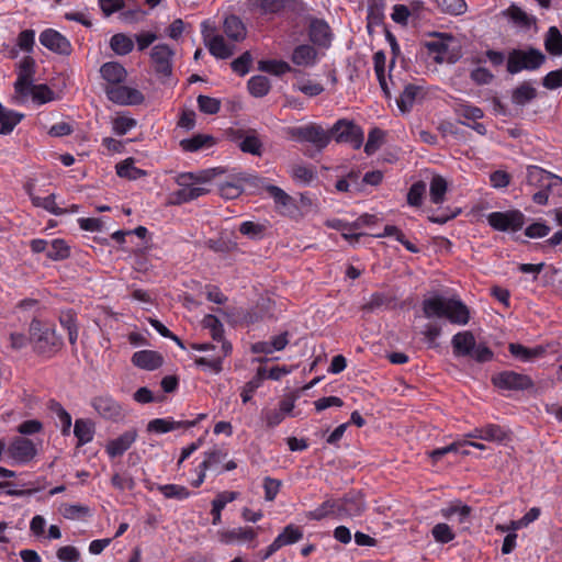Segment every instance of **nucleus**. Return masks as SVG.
Segmentation results:
<instances>
[{
    "instance_id": "f257e3e1",
    "label": "nucleus",
    "mask_w": 562,
    "mask_h": 562,
    "mask_svg": "<svg viewBox=\"0 0 562 562\" xmlns=\"http://www.w3.org/2000/svg\"><path fill=\"white\" fill-rule=\"evenodd\" d=\"M223 172L222 168H210L198 172L179 173L176 182L180 189L171 193L170 203L180 205L209 193L211 190L205 184Z\"/></svg>"
},
{
    "instance_id": "f03ea898",
    "label": "nucleus",
    "mask_w": 562,
    "mask_h": 562,
    "mask_svg": "<svg viewBox=\"0 0 562 562\" xmlns=\"http://www.w3.org/2000/svg\"><path fill=\"white\" fill-rule=\"evenodd\" d=\"M426 318H447L451 324L467 325L470 321L469 307L457 296L434 295L422 304Z\"/></svg>"
},
{
    "instance_id": "7ed1b4c3",
    "label": "nucleus",
    "mask_w": 562,
    "mask_h": 562,
    "mask_svg": "<svg viewBox=\"0 0 562 562\" xmlns=\"http://www.w3.org/2000/svg\"><path fill=\"white\" fill-rule=\"evenodd\" d=\"M29 331L34 350L40 355L52 357L64 345L63 338L57 335L55 328L40 319H32Z\"/></svg>"
},
{
    "instance_id": "20e7f679",
    "label": "nucleus",
    "mask_w": 562,
    "mask_h": 562,
    "mask_svg": "<svg viewBox=\"0 0 562 562\" xmlns=\"http://www.w3.org/2000/svg\"><path fill=\"white\" fill-rule=\"evenodd\" d=\"M453 355L457 358L470 357L476 362L484 363L493 359V351L485 344H476L472 331L464 330L453 335L451 339Z\"/></svg>"
},
{
    "instance_id": "39448f33",
    "label": "nucleus",
    "mask_w": 562,
    "mask_h": 562,
    "mask_svg": "<svg viewBox=\"0 0 562 562\" xmlns=\"http://www.w3.org/2000/svg\"><path fill=\"white\" fill-rule=\"evenodd\" d=\"M546 60V55L538 48L513 49L508 54L507 71L512 75L522 70L533 71L539 69Z\"/></svg>"
},
{
    "instance_id": "423d86ee",
    "label": "nucleus",
    "mask_w": 562,
    "mask_h": 562,
    "mask_svg": "<svg viewBox=\"0 0 562 562\" xmlns=\"http://www.w3.org/2000/svg\"><path fill=\"white\" fill-rule=\"evenodd\" d=\"M286 134L296 140L312 143L318 150L324 149L330 140V134L314 123L289 127Z\"/></svg>"
},
{
    "instance_id": "0eeeda50",
    "label": "nucleus",
    "mask_w": 562,
    "mask_h": 562,
    "mask_svg": "<svg viewBox=\"0 0 562 562\" xmlns=\"http://www.w3.org/2000/svg\"><path fill=\"white\" fill-rule=\"evenodd\" d=\"M491 381L495 387L502 391H528L535 386L529 375L510 370L493 374Z\"/></svg>"
},
{
    "instance_id": "6e6552de",
    "label": "nucleus",
    "mask_w": 562,
    "mask_h": 562,
    "mask_svg": "<svg viewBox=\"0 0 562 562\" xmlns=\"http://www.w3.org/2000/svg\"><path fill=\"white\" fill-rule=\"evenodd\" d=\"M336 504L338 519L359 517L367 509L363 494L356 490L349 491L341 498L336 499Z\"/></svg>"
},
{
    "instance_id": "1a4fd4ad",
    "label": "nucleus",
    "mask_w": 562,
    "mask_h": 562,
    "mask_svg": "<svg viewBox=\"0 0 562 562\" xmlns=\"http://www.w3.org/2000/svg\"><path fill=\"white\" fill-rule=\"evenodd\" d=\"M330 134L338 143H349L353 148L359 149L363 143V131L352 121L339 120L330 130Z\"/></svg>"
},
{
    "instance_id": "9d476101",
    "label": "nucleus",
    "mask_w": 562,
    "mask_h": 562,
    "mask_svg": "<svg viewBox=\"0 0 562 562\" xmlns=\"http://www.w3.org/2000/svg\"><path fill=\"white\" fill-rule=\"evenodd\" d=\"M526 182L540 189L555 190L558 195L562 194V178L537 166L527 168Z\"/></svg>"
},
{
    "instance_id": "9b49d317",
    "label": "nucleus",
    "mask_w": 562,
    "mask_h": 562,
    "mask_svg": "<svg viewBox=\"0 0 562 562\" xmlns=\"http://www.w3.org/2000/svg\"><path fill=\"white\" fill-rule=\"evenodd\" d=\"M105 94L110 101L121 105H138L145 100L139 90L119 83L108 86Z\"/></svg>"
},
{
    "instance_id": "f8f14e48",
    "label": "nucleus",
    "mask_w": 562,
    "mask_h": 562,
    "mask_svg": "<svg viewBox=\"0 0 562 562\" xmlns=\"http://www.w3.org/2000/svg\"><path fill=\"white\" fill-rule=\"evenodd\" d=\"M213 31L214 29L209 27L207 21L202 23L203 41L210 53L220 59H227L233 56L235 46L226 44L222 35L212 36Z\"/></svg>"
},
{
    "instance_id": "ddd939ff",
    "label": "nucleus",
    "mask_w": 562,
    "mask_h": 562,
    "mask_svg": "<svg viewBox=\"0 0 562 562\" xmlns=\"http://www.w3.org/2000/svg\"><path fill=\"white\" fill-rule=\"evenodd\" d=\"M91 406L104 419L119 422L125 416L122 405L108 394L93 397Z\"/></svg>"
},
{
    "instance_id": "4468645a",
    "label": "nucleus",
    "mask_w": 562,
    "mask_h": 562,
    "mask_svg": "<svg viewBox=\"0 0 562 562\" xmlns=\"http://www.w3.org/2000/svg\"><path fill=\"white\" fill-rule=\"evenodd\" d=\"M34 74L35 60L30 56L24 57L19 65L18 79L14 82V90L18 95L25 98L30 94Z\"/></svg>"
},
{
    "instance_id": "2eb2a0df",
    "label": "nucleus",
    "mask_w": 562,
    "mask_h": 562,
    "mask_svg": "<svg viewBox=\"0 0 562 562\" xmlns=\"http://www.w3.org/2000/svg\"><path fill=\"white\" fill-rule=\"evenodd\" d=\"M36 454L35 445L24 437H14L8 446V456L14 463L24 464L30 462Z\"/></svg>"
},
{
    "instance_id": "dca6fc26",
    "label": "nucleus",
    "mask_w": 562,
    "mask_h": 562,
    "mask_svg": "<svg viewBox=\"0 0 562 562\" xmlns=\"http://www.w3.org/2000/svg\"><path fill=\"white\" fill-rule=\"evenodd\" d=\"M487 222L494 229L517 232L524 226L525 218L524 213H488Z\"/></svg>"
},
{
    "instance_id": "f3484780",
    "label": "nucleus",
    "mask_w": 562,
    "mask_h": 562,
    "mask_svg": "<svg viewBox=\"0 0 562 562\" xmlns=\"http://www.w3.org/2000/svg\"><path fill=\"white\" fill-rule=\"evenodd\" d=\"M40 43L56 54L69 55L71 53L70 42L53 29H46L40 34Z\"/></svg>"
},
{
    "instance_id": "a211bd4d",
    "label": "nucleus",
    "mask_w": 562,
    "mask_h": 562,
    "mask_svg": "<svg viewBox=\"0 0 562 562\" xmlns=\"http://www.w3.org/2000/svg\"><path fill=\"white\" fill-rule=\"evenodd\" d=\"M150 56L157 74L164 77L171 75V58L173 56V50L167 44L155 45L151 49Z\"/></svg>"
},
{
    "instance_id": "6ab92c4d",
    "label": "nucleus",
    "mask_w": 562,
    "mask_h": 562,
    "mask_svg": "<svg viewBox=\"0 0 562 562\" xmlns=\"http://www.w3.org/2000/svg\"><path fill=\"white\" fill-rule=\"evenodd\" d=\"M244 181H246L252 186H256V187L262 186L265 188V190L267 191V193L269 194V196L271 199H273L277 206H281V207L292 206L293 198L290 196L281 188L273 186V184H265L263 180L256 176L245 177Z\"/></svg>"
},
{
    "instance_id": "aec40b11",
    "label": "nucleus",
    "mask_w": 562,
    "mask_h": 562,
    "mask_svg": "<svg viewBox=\"0 0 562 562\" xmlns=\"http://www.w3.org/2000/svg\"><path fill=\"white\" fill-rule=\"evenodd\" d=\"M308 37L315 45L329 46L331 32L328 23L322 19H312L308 26Z\"/></svg>"
},
{
    "instance_id": "412c9836",
    "label": "nucleus",
    "mask_w": 562,
    "mask_h": 562,
    "mask_svg": "<svg viewBox=\"0 0 562 562\" xmlns=\"http://www.w3.org/2000/svg\"><path fill=\"white\" fill-rule=\"evenodd\" d=\"M138 434L136 429H130L120 435L117 438L108 442L105 450L111 458L122 456L135 442Z\"/></svg>"
},
{
    "instance_id": "4be33fe9",
    "label": "nucleus",
    "mask_w": 562,
    "mask_h": 562,
    "mask_svg": "<svg viewBox=\"0 0 562 562\" xmlns=\"http://www.w3.org/2000/svg\"><path fill=\"white\" fill-rule=\"evenodd\" d=\"M162 356L154 350H140L133 355L132 363L143 370L153 371L162 366Z\"/></svg>"
},
{
    "instance_id": "5701e85b",
    "label": "nucleus",
    "mask_w": 562,
    "mask_h": 562,
    "mask_svg": "<svg viewBox=\"0 0 562 562\" xmlns=\"http://www.w3.org/2000/svg\"><path fill=\"white\" fill-rule=\"evenodd\" d=\"M452 41V36L446 33H435L432 40L426 41L424 46L427 48L429 54H435L434 60L438 64L445 61L443 54L447 53L449 42Z\"/></svg>"
},
{
    "instance_id": "b1692460",
    "label": "nucleus",
    "mask_w": 562,
    "mask_h": 562,
    "mask_svg": "<svg viewBox=\"0 0 562 562\" xmlns=\"http://www.w3.org/2000/svg\"><path fill=\"white\" fill-rule=\"evenodd\" d=\"M374 217V214L366 213L364 216H361L352 224L336 221L331 224V226L341 231V234L346 239L358 240L363 234L358 233L357 231L360 228L362 224H370Z\"/></svg>"
},
{
    "instance_id": "393cba45",
    "label": "nucleus",
    "mask_w": 562,
    "mask_h": 562,
    "mask_svg": "<svg viewBox=\"0 0 562 562\" xmlns=\"http://www.w3.org/2000/svg\"><path fill=\"white\" fill-rule=\"evenodd\" d=\"M223 30L226 36L235 42H240L245 40L247 35V30L244 22L239 16L234 14L225 18Z\"/></svg>"
},
{
    "instance_id": "a878e982",
    "label": "nucleus",
    "mask_w": 562,
    "mask_h": 562,
    "mask_svg": "<svg viewBox=\"0 0 562 562\" xmlns=\"http://www.w3.org/2000/svg\"><path fill=\"white\" fill-rule=\"evenodd\" d=\"M74 435L78 440V447L91 442L94 437V423L90 419L85 418L76 419Z\"/></svg>"
},
{
    "instance_id": "bb28decb",
    "label": "nucleus",
    "mask_w": 562,
    "mask_h": 562,
    "mask_svg": "<svg viewBox=\"0 0 562 562\" xmlns=\"http://www.w3.org/2000/svg\"><path fill=\"white\" fill-rule=\"evenodd\" d=\"M101 76L111 85L123 82L127 76L126 69L116 61H109L101 66Z\"/></svg>"
},
{
    "instance_id": "cd10ccee",
    "label": "nucleus",
    "mask_w": 562,
    "mask_h": 562,
    "mask_svg": "<svg viewBox=\"0 0 562 562\" xmlns=\"http://www.w3.org/2000/svg\"><path fill=\"white\" fill-rule=\"evenodd\" d=\"M291 59L297 66H313L317 59V52L311 45H299L294 48Z\"/></svg>"
},
{
    "instance_id": "c85d7f7f",
    "label": "nucleus",
    "mask_w": 562,
    "mask_h": 562,
    "mask_svg": "<svg viewBox=\"0 0 562 562\" xmlns=\"http://www.w3.org/2000/svg\"><path fill=\"white\" fill-rule=\"evenodd\" d=\"M238 496L237 492H221L216 495V497L212 501V509L211 515L213 517L212 524L218 525L221 522V513L225 508V506L235 501Z\"/></svg>"
},
{
    "instance_id": "c756f323",
    "label": "nucleus",
    "mask_w": 562,
    "mask_h": 562,
    "mask_svg": "<svg viewBox=\"0 0 562 562\" xmlns=\"http://www.w3.org/2000/svg\"><path fill=\"white\" fill-rule=\"evenodd\" d=\"M47 407L52 414H54L59 423H60V430L64 436H69L71 430V415L64 408V406L55 401L50 400L47 404Z\"/></svg>"
},
{
    "instance_id": "7c9ffc66",
    "label": "nucleus",
    "mask_w": 562,
    "mask_h": 562,
    "mask_svg": "<svg viewBox=\"0 0 562 562\" xmlns=\"http://www.w3.org/2000/svg\"><path fill=\"white\" fill-rule=\"evenodd\" d=\"M537 98V90L530 82L524 81L512 92V102L516 105L524 106Z\"/></svg>"
},
{
    "instance_id": "2f4dec72",
    "label": "nucleus",
    "mask_w": 562,
    "mask_h": 562,
    "mask_svg": "<svg viewBox=\"0 0 562 562\" xmlns=\"http://www.w3.org/2000/svg\"><path fill=\"white\" fill-rule=\"evenodd\" d=\"M546 50L554 56L562 55V34L557 26H550L544 36Z\"/></svg>"
},
{
    "instance_id": "473e14b6",
    "label": "nucleus",
    "mask_w": 562,
    "mask_h": 562,
    "mask_svg": "<svg viewBox=\"0 0 562 562\" xmlns=\"http://www.w3.org/2000/svg\"><path fill=\"white\" fill-rule=\"evenodd\" d=\"M269 227L268 222H252V221H246L243 222L239 226V232L247 236L250 239H262L267 233V229Z\"/></svg>"
},
{
    "instance_id": "72a5a7b5",
    "label": "nucleus",
    "mask_w": 562,
    "mask_h": 562,
    "mask_svg": "<svg viewBox=\"0 0 562 562\" xmlns=\"http://www.w3.org/2000/svg\"><path fill=\"white\" fill-rule=\"evenodd\" d=\"M385 54L382 50H379L374 53L373 55V63H374V70L380 83V87L382 91L384 92L386 98H391V90L389 88L386 78H385Z\"/></svg>"
},
{
    "instance_id": "f704fd0d",
    "label": "nucleus",
    "mask_w": 562,
    "mask_h": 562,
    "mask_svg": "<svg viewBox=\"0 0 562 562\" xmlns=\"http://www.w3.org/2000/svg\"><path fill=\"white\" fill-rule=\"evenodd\" d=\"M456 115L469 121H476L484 116V112L479 106L471 105L465 101H458L453 105Z\"/></svg>"
},
{
    "instance_id": "c9c22d12",
    "label": "nucleus",
    "mask_w": 562,
    "mask_h": 562,
    "mask_svg": "<svg viewBox=\"0 0 562 562\" xmlns=\"http://www.w3.org/2000/svg\"><path fill=\"white\" fill-rule=\"evenodd\" d=\"M508 350L512 353V356H514L515 358H517L524 362H528L532 358H537V357L543 355V352H544V349L542 347H537V348L530 349L520 344H515V342L509 344Z\"/></svg>"
},
{
    "instance_id": "e433bc0d",
    "label": "nucleus",
    "mask_w": 562,
    "mask_h": 562,
    "mask_svg": "<svg viewBox=\"0 0 562 562\" xmlns=\"http://www.w3.org/2000/svg\"><path fill=\"white\" fill-rule=\"evenodd\" d=\"M256 531L250 527H238L226 531L223 535V541L225 543H234L239 541L254 540L256 538Z\"/></svg>"
},
{
    "instance_id": "4c0bfd02",
    "label": "nucleus",
    "mask_w": 562,
    "mask_h": 562,
    "mask_svg": "<svg viewBox=\"0 0 562 562\" xmlns=\"http://www.w3.org/2000/svg\"><path fill=\"white\" fill-rule=\"evenodd\" d=\"M227 452L214 448L210 451L204 452V460L199 465V469L207 470H217L222 462L226 459Z\"/></svg>"
},
{
    "instance_id": "58836bf2",
    "label": "nucleus",
    "mask_w": 562,
    "mask_h": 562,
    "mask_svg": "<svg viewBox=\"0 0 562 562\" xmlns=\"http://www.w3.org/2000/svg\"><path fill=\"white\" fill-rule=\"evenodd\" d=\"M307 518L312 520H322L327 516H335L337 518V504L336 499L328 498L323 502L318 507L307 513Z\"/></svg>"
},
{
    "instance_id": "ea45409f",
    "label": "nucleus",
    "mask_w": 562,
    "mask_h": 562,
    "mask_svg": "<svg viewBox=\"0 0 562 562\" xmlns=\"http://www.w3.org/2000/svg\"><path fill=\"white\" fill-rule=\"evenodd\" d=\"M303 538V531L300 527L288 525L283 531L274 539L280 548L293 544Z\"/></svg>"
},
{
    "instance_id": "a19ab883",
    "label": "nucleus",
    "mask_w": 562,
    "mask_h": 562,
    "mask_svg": "<svg viewBox=\"0 0 562 562\" xmlns=\"http://www.w3.org/2000/svg\"><path fill=\"white\" fill-rule=\"evenodd\" d=\"M503 15L507 16L520 27L528 29L535 22L532 18H530L525 11L515 4H512L508 9L503 11Z\"/></svg>"
},
{
    "instance_id": "79ce46f5",
    "label": "nucleus",
    "mask_w": 562,
    "mask_h": 562,
    "mask_svg": "<svg viewBox=\"0 0 562 562\" xmlns=\"http://www.w3.org/2000/svg\"><path fill=\"white\" fill-rule=\"evenodd\" d=\"M110 46L115 54L123 56L133 50L134 42L130 36L123 33H117L111 37Z\"/></svg>"
},
{
    "instance_id": "37998d69",
    "label": "nucleus",
    "mask_w": 562,
    "mask_h": 562,
    "mask_svg": "<svg viewBox=\"0 0 562 562\" xmlns=\"http://www.w3.org/2000/svg\"><path fill=\"white\" fill-rule=\"evenodd\" d=\"M213 137L209 135L198 134L191 138H186L180 142V146L184 151H196L204 146L213 145Z\"/></svg>"
},
{
    "instance_id": "c03bdc74",
    "label": "nucleus",
    "mask_w": 562,
    "mask_h": 562,
    "mask_svg": "<svg viewBox=\"0 0 562 562\" xmlns=\"http://www.w3.org/2000/svg\"><path fill=\"white\" fill-rule=\"evenodd\" d=\"M288 0H250L251 5L258 9L262 14H273L281 12Z\"/></svg>"
},
{
    "instance_id": "a18cd8bd",
    "label": "nucleus",
    "mask_w": 562,
    "mask_h": 562,
    "mask_svg": "<svg viewBox=\"0 0 562 562\" xmlns=\"http://www.w3.org/2000/svg\"><path fill=\"white\" fill-rule=\"evenodd\" d=\"M419 90L420 88L416 85L409 83L405 86L403 92L400 94V98L396 101L397 106L402 112H406L413 106Z\"/></svg>"
},
{
    "instance_id": "49530a36",
    "label": "nucleus",
    "mask_w": 562,
    "mask_h": 562,
    "mask_svg": "<svg viewBox=\"0 0 562 562\" xmlns=\"http://www.w3.org/2000/svg\"><path fill=\"white\" fill-rule=\"evenodd\" d=\"M249 93L256 98L266 95L270 90L269 79L265 76H254L248 80Z\"/></svg>"
},
{
    "instance_id": "de8ad7c7",
    "label": "nucleus",
    "mask_w": 562,
    "mask_h": 562,
    "mask_svg": "<svg viewBox=\"0 0 562 562\" xmlns=\"http://www.w3.org/2000/svg\"><path fill=\"white\" fill-rule=\"evenodd\" d=\"M116 173L121 178H127L130 180H136L146 175L144 170L134 166L132 158L125 159L121 164L116 165Z\"/></svg>"
},
{
    "instance_id": "09e8293b",
    "label": "nucleus",
    "mask_w": 562,
    "mask_h": 562,
    "mask_svg": "<svg viewBox=\"0 0 562 562\" xmlns=\"http://www.w3.org/2000/svg\"><path fill=\"white\" fill-rule=\"evenodd\" d=\"M258 68L261 71L269 72L276 76L283 75L292 70L291 66L283 60H260L258 63Z\"/></svg>"
},
{
    "instance_id": "8fccbe9b",
    "label": "nucleus",
    "mask_w": 562,
    "mask_h": 562,
    "mask_svg": "<svg viewBox=\"0 0 562 562\" xmlns=\"http://www.w3.org/2000/svg\"><path fill=\"white\" fill-rule=\"evenodd\" d=\"M46 256L55 261L64 260L70 256V248L63 239H54L47 249Z\"/></svg>"
},
{
    "instance_id": "3c124183",
    "label": "nucleus",
    "mask_w": 562,
    "mask_h": 562,
    "mask_svg": "<svg viewBox=\"0 0 562 562\" xmlns=\"http://www.w3.org/2000/svg\"><path fill=\"white\" fill-rule=\"evenodd\" d=\"M384 1L383 0H372L368 5V29L372 25H380L384 19Z\"/></svg>"
},
{
    "instance_id": "603ef678",
    "label": "nucleus",
    "mask_w": 562,
    "mask_h": 562,
    "mask_svg": "<svg viewBox=\"0 0 562 562\" xmlns=\"http://www.w3.org/2000/svg\"><path fill=\"white\" fill-rule=\"evenodd\" d=\"M202 325L204 328L210 330V334L215 341L223 340L224 336V326L221 321L212 314H207L202 319Z\"/></svg>"
},
{
    "instance_id": "864d4df0",
    "label": "nucleus",
    "mask_w": 562,
    "mask_h": 562,
    "mask_svg": "<svg viewBox=\"0 0 562 562\" xmlns=\"http://www.w3.org/2000/svg\"><path fill=\"white\" fill-rule=\"evenodd\" d=\"M158 491L166 497V498H175V499H186L190 496V491L183 486L178 484H165L159 485Z\"/></svg>"
},
{
    "instance_id": "5fc2aeb1",
    "label": "nucleus",
    "mask_w": 562,
    "mask_h": 562,
    "mask_svg": "<svg viewBox=\"0 0 562 562\" xmlns=\"http://www.w3.org/2000/svg\"><path fill=\"white\" fill-rule=\"evenodd\" d=\"M447 192V181L441 176L432 177L429 187L430 200L434 203H440L443 201Z\"/></svg>"
},
{
    "instance_id": "6e6d98bb",
    "label": "nucleus",
    "mask_w": 562,
    "mask_h": 562,
    "mask_svg": "<svg viewBox=\"0 0 562 562\" xmlns=\"http://www.w3.org/2000/svg\"><path fill=\"white\" fill-rule=\"evenodd\" d=\"M239 148L244 153H248L255 156L261 155L262 143L257 137L256 132L251 131L249 135H246L239 144Z\"/></svg>"
},
{
    "instance_id": "4d7b16f0",
    "label": "nucleus",
    "mask_w": 562,
    "mask_h": 562,
    "mask_svg": "<svg viewBox=\"0 0 562 562\" xmlns=\"http://www.w3.org/2000/svg\"><path fill=\"white\" fill-rule=\"evenodd\" d=\"M207 247L215 252L229 254L237 249V243L228 237L221 236L217 239H209Z\"/></svg>"
},
{
    "instance_id": "13d9d810",
    "label": "nucleus",
    "mask_w": 562,
    "mask_h": 562,
    "mask_svg": "<svg viewBox=\"0 0 562 562\" xmlns=\"http://www.w3.org/2000/svg\"><path fill=\"white\" fill-rule=\"evenodd\" d=\"M482 428L483 440L503 442L507 439V432L496 424H487Z\"/></svg>"
},
{
    "instance_id": "bf43d9fd",
    "label": "nucleus",
    "mask_w": 562,
    "mask_h": 562,
    "mask_svg": "<svg viewBox=\"0 0 562 562\" xmlns=\"http://www.w3.org/2000/svg\"><path fill=\"white\" fill-rule=\"evenodd\" d=\"M384 139V132L378 127L372 128L368 135V140L364 145L367 155L374 154L382 145Z\"/></svg>"
},
{
    "instance_id": "052dcab7",
    "label": "nucleus",
    "mask_w": 562,
    "mask_h": 562,
    "mask_svg": "<svg viewBox=\"0 0 562 562\" xmlns=\"http://www.w3.org/2000/svg\"><path fill=\"white\" fill-rule=\"evenodd\" d=\"M199 110L205 114H216L221 109L218 99L200 94L196 99Z\"/></svg>"
},
{
    "instance_id": "680f3d73",
    "label": "nucleus",
    "mask_w": 562,
    "mask_h": 562,
    "mask_svg": "<svg viewBox=\"0 0 562 562\" xmlns=\"http://www.w3.org/2000/svg\"><path fill=\"white\" fill-rule=\"evenodd\" d=\"M33 101L43 104L54 99V92L46 85H33L30 90Z\"/></svg>"
},
{
    "instance_id": "e2e57ef3",
    "label": "nucleus",
    "mask_w": 562,
    "mask_h": 562,
    "mask_svg": "<svg viewBox=\"0 0 562 562\" xmlns=\"http://www.w3.org/2000/svg\"><path fill=\"white\" fill-rule=\"evenodd\" d=\"M441 10L453 15H461L467 11L464 0H437Z\"/></svg>"
},
{
    "instance_id": "0e129e2a",
    "label": "nucleus",
    "mask_w": 562,
    "mask_h": 562,
    "mask_svg": "<svg viewBox=\"0 0 562 562\" xmlns=\"http://www.w3.org/2000/svg\"><path fill=\"white\" fill-rule=\"evenodd\" d=\"M432 537L437 542L448 543L454 539V533L451 528L443 522L437 524L431 530Z\"/></svg>"
},
{
    "instance_id": "69168bd1",
    "label": "nucleus",
    "mask_w": 562,
    "mask_h": 562,
    "mask_svg": "<svg viewBox=\"0 0 562 562\" xmlns=\"http://www.w3.org/2000/svg\"><path fill=\"white\" fill-rule=\"evenodd\" d=\"M426 192V184L423 181L415 182L408 193H407V202L411 206L417 207L420 205L423 196Z\"/></svg>"
},
{
    "instance_id": "338daca9",
    "label": "nucleus",
    "mask_w": 562,
    "mask_h": 562,
    "mask_svg": "<svg viewBox=\"0 0 562 562\" xmlns=\"http://www.w3.org/2000/svg\"><path fill=\"white\" fill-rule=\"evenodd\" d=\"M220 195L225 200H234L241 195L243 187L238 182H225L218 186Z\"/></svg>"
},
{
    "instance_id": "774afa93",
    "label": "nucleus",
    "mask_w": 562,
    "mask_h": 562,
    "mask_svg": "<svg viewBox=\"0 0 562 562\" xmlns=\"http://www.w3.org/2000/svg\"><path fill=\"white\" fill-rule=\"evenodd\" d=\"M35 44V32L33 30H24L18 35L16 45L25 52L32 53Z\"/></svg>"
}]
</instances>
